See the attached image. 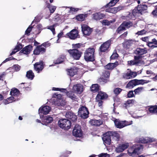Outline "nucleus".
Segmentation results:
<instances>
[{"label": "nucleus", "mask_w": 157, "mask_h": 157, "mask_svg": "<svg viewBox=\"0 0 157 157\" xmlns=\"http://www.w3.org/2000/svg\"><path fill=\"white\" fill-rule=\"evenodd\" d=\"M142 148L143 147L141 145L134 144L128 149V153L129 155L135 156L136 155L140 153Z\"/></svg>", "instance_id": "nucleus-1"}, {"label": "nucleus", "mask_w": 157, "mask_h": 157, "mask_svg": "<svg viewBox=\"0 0 157 157\" xmlns=\"http://www.w3.org/2000/svg\"><path fill=\"white\" fill-rule=\"evenodd\" d=\"M94 49L90 48L87 49L84 52V58L87 61H93L94 60Z\"/></svg>", "instance_id": "nucleus-2"}, {"label": "nucleus", "mask_w": 157, "mask_h": 157, "mask_svg": "<svg viewBox=\"0 0 157 157\" xmlns=\"http://www.w3.org/2000/svg\"><path fill=\"white\" fill-rule=\"evenodd\" d=\"M149 82V81H148L143 79L138 80L137 79H134L130 81L127 84L126 87L127 88L131 89L136 85L140 84L143 85L144 83H147Z\"/></svg>", "instance_id": "nucleus-3"}, {"label": "nucleus", "mask_w": 157, "mask_h": 157, "mask_svg": "<svg viewBox=\"0 0 157 157\" xmlns=\"http://www.w3.org/2000/svg\"><path fill=\"white\" fill-rule=\"evenodd\" d=\"M59 126L64 130H68L71 127V121L67 119H63L60 120L58 122Z\"/></svg>", "instance_id": "nucleus-4"}, {"label": "nucleus", "mask_w": 157, "mask_h": 157, "mask_svg": "<svg viewBox=\"0 0 157 157\" xmlns=\"http://www.w3.org/2000/svg\"><path fill=\"white\" fill-rule=\"evenodd\" d=\"M114 122L115 126L117 128H121L125 126L132 124V121H131L130 122H128L125 121H120L118 119H116L114 121Z\"/></svg>", "instance_id": "nucleus-5"}, {"label": "nucleus", "mask_w": 157, "mask_h": 157, "mask_svg": "<svg viewBox=\"0 0 157 157\" xmlns=\"http://www.w3.org/2000/svg\"><path fill=\"white\" fill-rule=\"evenodd\" d=\"M71 57L74 59L78 60L81 56L82 52L76 49L69 50L68 51Z\"/></svg>", "instance_id": "nucleus-6"}, {"label": "nucleus", "mask_w": 157, "mask_h": 157, "mask_svg": "<svg viewBox=\"0 0 157 157\" xmlns=\"http://www.w3.org/2000/svg\"><path fill=\"white\" fill-rule=\"evenodd\" d=\"M78 112V115L82 118H86L88 117L89 111L86 107L84 106L79 108Z\"/></svg>", "instance_id": "nucleus-7"}, {"label": "nucleus", "mask_w": 157, "mask_h": 157, "mask_svg": "<svg viewBox=\"0 0 157 157\" xmlns=\"http://www.w3.org/2000/svg\"><path fill=\"white\" fill-rule=\"evenodd\" d=\"M109 8L105 10V12L115 14L118 12L124 10L125 8V6L120 5L117 7Z\"/></svg>", "instance_id": "nucleus-8"}, {"label": "nucleus", "mask_w": 157, "mask_h": 157, "mask_svg": "<svg viewBox=\"0 0 157 157\" xmlns=\"http://www.w3.org/2000/svg\"><path fill=\"white\" fill-rule=\"evenodd\" d=\"M72 133L73 135L75 137H81L82 132L80 126L78 124H76L73 129Z\"/></svg>", "instance_id": "nucleus-9"}, {"label": "nucleus", "mask_w": 157, "mask_h": 157, "mask_svg": "<svg viewBox=\"0 0 157 157\" xmlns=\"http://www.w3.org/2000/svg\"><path fill=\"white\" fill-rule=\"evenodd\" d=\"M156 139L154 138H151L148 137H140L136 139V141L139 143H147L155 141Z\"/></svg>", "instance_id": "nucleus-10"}, {"label": "nucleus", "mask_w": 157, "mask_h": 157, "mask_svg": "<svg viewBox=\"0 0 157 157\" xmlns=\"http://www.w3.org/2000/svg\"><path fill=\"white\" fill-rule=\"evenodd\" d=\"M129 146L128 143H126L118 144L116 148L115 151L117 153L123 152Z\"/></svg>", "instance_id": "nucleus-11"}, {"label": "nucleus", "mask_w": 157, "mask_h": 157, "mask_svg": "<svg viewBox=\"0 0 157 157\" xmlns=\"http://www.w3.org/2000/svg\"><path fill=\"white\" fill-rule=\"evenodd\" d=\"M81 28L82 33L85 35L89 36L92 32V29L86 25H82Z\"/></svg>", "instance_id": "nucleus-12"}, {"label": "nucleus", "mask_w": 157, "mask_h": 157, "mask_svg": "<svg viewBox=\"0 0 157 157\" xmlns=\"http://www.w3.org/2000/svg\"><path fill=\"white\" fill-rule=\"evenodd\" d=\"M104 143L106 144L109 145L111 144L112 138L109 132L105 133L102 138Z\"/></svg>", "instance_id": "nucleus-13"}, {"label": "nucleus", "mask_w": 157, "mask_h": 157, "mask_svg": "<svg viewBox=\"0 0 157 157\" xmlns=\"http://www.w3.org/2000/svg\"><path fill=\"white\" fill-rule=\"evenodd\" d=\"M111 41L109 40L103 44L100 47L101 52H105L109 48L111 44Z\"/></svg>", "instance_id": "nucleus-14"}, {"label": "nucleus", "mask_w": 157, "mask_h": 157, "mask_svg": "<svg viewBox=\"0 0 157 157\" xmlns=\"http://www.w3.org/2000/svg\"><path fill=\"white\" fill-rule=\"evenodd\" d=\"M51 108L48 106L46 105L40 107L39 109V113H42L44 114H47L51 110Z\"/></svg>", "instance_id": "nucleus-15"}, {"label": "nucleus", "mask_w": 157, "mask_h": 157, "mask_svg": "<svg viewBox=\"0 0 157 157\" xmlns=\"http://www.w3.org/2000/svg\"><path fill=\"white\" fill-rule=\"evenodd\" d=\"M66 35L70 39L74 40L78 36V33L77 30L73 29L67 33Z\"/></svg>", "instance_id": "nucleus-16"}, {"label": "nucleus", "mask_w": 157, "mask_h": 157, "mask_svg": "<svg viewBox=\"0 0 157 157\" xmlns=\"http://www.w3.org/2000/svg\"><path fill=\"white\" fill-rule=\"evenodd\" d=\"M73 90L75 92L81 94L83 91V86L80 84H76L73 86Z\"/></svg>", "instance_id": "nucleus-17"}, {"label": "nucleus", "mask_w": 157, "mask_h": 157, "mask_svg": "<svg viewBox=\"0 0 157 157\" xmlns=\"http://www.w3.org/2000/svg\"><path fill=\"white\" fill-rule=\"evenodd\" d=\"M35 70L38 73L41 71L44 68L43 63L42 61L36 63L34 65Z\"/></svg>", "instance_id": "nucleus-18"}, {"label": "nucleus", "mask_w": 157, "mask_h": 157, "mask_svg": "<svg viewBox=\"0 0 157 157\" xmlns=\"http://www.w3.org/2000/svg\"><path fill=\"white\" fill-rule=\"evenodd\" d=\"M147 52V50L146 48H137L134 51L135 54L138 55L140 57V56L145 54Z\"/></svg>", "instance_id": "nucleus-19"}, {"label": "nucleus", "mask_w": 157, "mask_h": 157, "mask_svg": "<svg viewBox=\"0 0 157 157\" xmlns=\"http://www.w3.org/2000/svg\"><path fill=\"white\" fill-rule=\"evenodd\" d=\"M33 49V47L31 45H29L25 47L20 51V53L27 55L29 54Z\"/></svg>", "instance_id": "nucleus-20"}, {"label": "nucleus", "mask_w": 157, "mask_h": 157, "mask_svg": "<svg viewBox=\"0 0 157 157\" xmlns=\"http://www.w3.org/2000/svg\"><path fill=\"white\" fill-rule=\"evenodd\" d=\"M52 117L48 115L44 117L42 119V124L46 125L47 124L51 123L53 121Z\"/></svg>", "instance_id": "nucleus-21"}, {"label": "nucleus", "mask_w": 157, "mask_h": 157, "mask_svg": "<svg viewBox=\"0 0 157 157\" xmlns=\"http://www.w3.org/2000/svg\"><path fill=\"white\" fill-rule=\"evenodd\" d=\"M65 117L66 118L71 120L73 121H76L77 116L71 112H68L66 113Z\"/></svg>", "instance_id": "nucleus-22"}, {"label": "nucleus", "mask_w": 157, "mask_h": 157, "mask_svg": "<svg viewBox=\"0 0 157 157\" xmlns=\"http://www.w3.org/2000/svg\"><path fill=\"white\" fill-rule=\"evenodd\" d=\"M45 51V49L44 48L42 47L41 46H37L36 48L34 50L33 53L35 55H38L40 53H43Z\"/></svg>", "instance_id": "nucleus-23"}, {"label": "nucleus", "mask_w": 157, "mask_h": 157, "mask_svg": "<svg viewBox=\"0 0 157 157\" xmlns=\"http://www.w3.org/2000/svg\"><path fill=\"white\" fill-rule=\"evenodd\" d=\"M107 97L108 95L105 93L100 91L98 92L96 100H102L106 98Z\"/></svg>", "instance_id": "nucleus-24"}, {"label": "nucleus", "mask_w": 157, "mask_h": 157, "mask_svg": "<svg viewBox=\"0 0 157 157\" xmlns=\"http://www.w3.org/2000/svg\"><path fill=\"white\" fill-rule=\"evenodd\" d=\"M137 9L138 12L142 14L146 12V10L147 9V6L145 5L139 6L137 7Z\"/></svg>", "instance_id": "nucleus-25"}, {"label": "nucleus", "mask_w": 157, "mask_h": 157, "mask_svg": "<svg viewBox=\"0 0 157 157\" xmlns=\"http://www.w3.org/2000/svg\"><path fill=\"white\" fill-rule=\"evenodd\" d=\"M140 58V56H135L133 60L128 61V64L130 65H133L138 64L139 62V59Z\"/></svg>", "instance_id": "nucleus-26"}, {"label": "nucleus", "mask_w": 157, "mask_h": 157, "mask_svg": "<svg viewBox=\"0 0 157 157\" xmlns=\"http://www.w3.org/2000/svg\"><path fill=\"white\" fill-rule=\"evenodd\" d=\"M109 132L112 138V140L116 141L119 140L120 136L118 133L116 132L109 131Z\"/></svg>", "instance_id": "nucleus-27"}, {"label": "nucleus", "mask_w": 157, "mask_h": 157, "mask_svg": "<svg viewBox=\"0 0 157 157\" xmlns=\"http://www.w3.org/2000/svg\"><path fill=\"white\" fill-rule=\"evenodd\" d=\"M118 65V63L117 62L114 63H109L105 66V68L106 69L112 70L114 67H116Z\"/></svg>", "instance_id": "nucleus-28"}, {"label": "nucleus", "mask_w": 157, "mask_h": 157, "mask_svg": "<svg viewBox=\"0 0 157 157\" xmlns=\"http://www.w3.org/2000/svg\"><path fill=\"white\" fill-rule=\"evenodd\" d=\"M90 124L94 126H99L102 124L103 122L100 120H92L90 121Z\"/></svg>", "instance_id": "nucleus-29"}, {"label": "nucleus", "mask_w": 157, "mask_h": 157, "mask_svg": "<svg viewBox=\"0 0 157 157\" xmlns=\"http://www.w3.org/2000/svg\"><path fill=\"white\" fill-rule=\"evenodd\" d=\"M120 0H111L108 3L106 4L104 7L105 8H110L115 6L117 3Z\"/></svg>", "instance_id": "nucleus-30"}, {"label": "nucleus", "mask_w": 157, "mask_h": 157, "mask_svg": "<svg viewBox=\"0 0 157 157\" xmlns=\"http://www.w3.org/2000/svg\"><path fill=\"white\" fill-rule=\"evenodd\" d=\"M93 15V18L96 20L102 19L105 16L104 14L101 13H95Z\"/></svg>", "instance_id": "nucleus-31"}, {"label": "nucleus", "mask_w": 157, "mask_h": 157, "mask_svg": "<svg viewBox=\"0 0 157 157\" xmlns=\"http://www.w3.org/2000/svg\"><path fill=\"white\" fill-rule=\"evenodd\" d=\"M77 72V69L75 67L68 69L67 71V74L71 76H73Z\"/></svg>", "instance_id": "nucleus-32"}, {"label": "nucleus", "mask_w": 157, "mask_h": 157, "mask_svg": "<svg viewBox=\"0 0 157 157\" xmlns=\"http://www.w3.org/2000/svg\"><path fill=\"white\" fill-rule=\"evenodd\" d=\"M148 111L152 114L157 113V105L150 106L148 108Z\"/></svg>", "instance_id": "nucleus-33"}, {"label": "nucleus", "mask_w": 157, "mask_h": 157, "mask_svg": "<svg viewBox=\"0 0 157 157\" xmlns=\"http://www.w3.org/2000/svg\"><path fill=\"white\" fill-rule=\"evenodd\" d=\"M26 76L29 79L32 80L34 76V73L31 70H29L27 72Z\"/></svg>", "instance_id": "nucleus-34"}, {"label": "nucleus", "mask_w": 157, "mask_h": 157, "mask_svg": "<svg viewBox=\"0 0 157 157\" xmlns=\"http://www.w3.org/2000/svg\"><path fill=\"white\" fill-rule=\"evenodd\" d=\"M132 25V23L130 21H124L122 24V25L124 27L125 29V28H128L131 27Z\"/></svg>", "instance_id": "nucleus-35"}, {"label": "nucleus", "mask_w": 157, "mask_h": 157, "mask_svg": "<svg viewBox=\"0 0 157 157\" xmlns=\"http://www.w3.org/2000/svg\"><path fill=\"white\" fill-rule=\"evenodd\" d=\"M91 91L95 92L98 91L99 89L98 85L97 84H93L90 88Z\"/></svg>", "instance_id": "nucleus-36"}, {"label": "nucleus", "mask_w": 157, "mask_h": 157, "mask_svg": "<svg viewBox=\"0 0 157 157\" xmlns=\"http://www.w3.org/2000/svg\"><path fill=\"white\" fill-rule=\"evenodd\" d=\"M65 59V57L64 56H62L57 59L56 61H54L55 64H59L63 62Z\"/></svg>", "instance_id": "nucleus-37"}, {"label": "nucleus", "mask_w": 157, "mask_h": 157, "mask_svg": "<svg viewBox=\"0 0 157 157\" xmlns=\"http://www.w3.org/2000/svg\"><path fill=\"white\" fill-rule=\"evenodd\" d=\"M10 94L12 96H17L19 94V91L17 89H12L10 92Z\"/></svg>", "instance_id": "nucleus-38"}, {"label": "nucleus", "mask_w": 157, "mask_h": 157, "mask_svg": "<svg viewBox=\"0 0 157 157\" xmlns=\"http://www.w3.org/2000/svg\"><path fill=\"white\" fill-rule=\"evenodd\" d=\"M135 42L132 40H127L125 42V44L127 47H129L135 44Z\"/></svg>", "instance_id": "nucleus-39"}, {"label": "nucleus", "mask_w": 157, "mask_h": 157, "mask_svg": "<svg viewBox=\"0 0 157 157\" xmlns=\"http://www.w3.org/2000/svg\"><path fill=\"white\" fill-rule=\"evenodd\" d=\"M67 93V95L68 97L71 99L73 100L76 98V96L75 95L74 93L72 91H70L67 92V90L66 91Z\"/></svg>", "instance_id": "nucleus-40"}, {"label": "nucleus", "mask_w": 157, "mask_h": 157, "mask_svg": "<svg viewBox=\"0 0 157 157\" xmlns=\"http://www.w3.org/2000/svg\"><path fill=\"white\" fill-rule=\"evenodd\" d=\"M87 14H80L77 16L76 19L78 21H82L84 20Z\"/></svg>", "instance_id": "nucleus-41"}, {"label": "nucleus", "mask_w": 157, "mask_h": 157, "mask_svg": "<svg viewBox=\"0 0 157 157\" xmlns=\"http://www.w3.org/2000/svg\"><path fill=\"white\" fill-rule=\"evenodd\" d=\"M47 7L49 8L51 13H53L56 9V7L55 6H52L48 4L47 5Z\"/></svg>", "instance_id": "nucleus-42"}, {"label": "nucleus", "mask_w": 157, "mask_h": 157, "mask_svg": "<svg viewBox=\"0 0 157 157\" xmlns=\"http://www.w3.org/2000/svg\"><path fill=\"white\" fill-rule=\"evenodd\" d=\"M134 102L135 100L133 99L129 100L127 101L124 104L125 105V107L126 108H127L129 107L128 105H132L134 103Z\"/></svg>", "instance_id": "nucleus-43"}, {"label": "nucleus", "mask_w": 157, "mask_h": 157, "mask_svg": "<svg viewBox=\"0 0 157 157\" xmlns=\"http://www.w3.org/2000/svg\"><path fill=\"white\" fill-rule=\"evenodd\" d=\"M144 87H138L134 90L135 94H138L142 91Z\"/></svg>", "instance_id": "nucleus-44"}, {"label": "nucleus", "mask_w": 157, "mask_h": 157, "mask_svg": "<svg viewBox=\"0 0 157 157\" xmlns=\"http://www.w3.org/2000/svg\"><path fill=\"white\" fill-rule=\"evenodd\" d=\"M128 71L129 75H130V78L135 77L137 75V73L136 72L132 71L129 69L128 70Z\"/></svg>", "instance_id": "nucleus-45"}, {"label": "nucleus", "mask_w": 157, "mask_h": 157, "mask_svg": "<svg viewBox=\"0 0 157 157\" xmlns=\"http://www.w3.org/2000/svg\"><path fill=\"white\" fill-rule=\"evenodd\" d=\"M123 77L124 78L126 79H131L128 71L127 72L124 73L123 75Z\"/></svg>", "instance_id": "nucleus-46"}, {"label": "nucleus", "mask_w": 157, "mask_h": 157, "mask_svg": "<svg viewBox=\"0 0 157 157\" xmlns=\"http://www.w3.org/2000/svg\"><path fill=\"white\" fill-rule=\"evenodd\" d=\"M55 26V25H53L48 26L47 27L48 29L52 31L53 35H55V29L54 28Z\"/></svg>", "instance_id": "nucleus-47"}, {"label": "nucleus", "mask_w": 157, "mask_h": 157, "mask_svg": "<svg viewBox=\"0 0 157 157\" xmlns=\"http://www.w3.org/2000/svg\"><path fill=\"white\" fill-rule=\"evenodd\" d=\"M124 27L123 26V25H122V24L119 26V27L117 29V33H120V32L121 31L125 30Z\"/></svg>", "instance_id": "nucleus-48"}, {"label": "nucleus", "mask_w": 157, "mask_h": 157, "mask_svg": "<svg viewBox=\"0 0 157 157\" xmlns=\"http://www.w3.org/2000/svg\"><path fill=\"white\" fill-rule=\"evenodd\" d=\"M152 15L155 17H157V6H155V9L151 13Z\"/></svg>", "instance_id": "nucleus-49"}, {"label": "nucleus", "mask_w": 157, "mask_h": 157, "mask_svg": "<svg viewBox=\"0 0 157 157\" xmlns=\"http://www.w3.org/2000/svg\"><path fill=\"white\" fill-rule=\"evenodd\" d=\"M52 90H53L60 91L61 92H64L66 93V90L65 89H59L58 88L53 87Z\"/></svg>", "instance_id": "nucleus-50"}, {"label": "nucleus", "mask_w": 157, "mask_h": 157, "mask_svg": "<svg viewBox=\"0 0 157 157\" xmlns=\"http://www.w3.org/2000/svg\"><path fill=\"white\" fill-rule=\"evenodd\" d=\"M110 73L108 71H105L103 73V76L105 78H109V77Z\"/></svg>", "instance_id": "nucleus-51"}, {"label": "nucleus", "mask_w": 157, "mask_h": 157, "mask_svg": "<svg viewBox=\"0 0 157 157\" xmlns=\"http://www.w3.org/2000/svg\"><path fill=\"white\" fill-rule=\"evenodd\" d=\"M122 89L119 88H117L114 90V92L115 94L117 95L119 94L121 91Z\"/></svg>", "instance_id": "nucleus-52"}, {"label": "nucleus", "mask_w": 157, "mask_h": 157, "mask_svg": "<svg viewBox=\"0 0 157 157\" xmlns=\"http://www.w3.org/2000/svg\"><path fill=\"white\" fill-rule=\"evenodd\" d=\"M128 98H130L132 97H135V95L133 94V92L132 91H129L127 95Z\"/></svg>", "instance_id": "nucleus-53"}, {"label": "nucleus", "mask_w": 157, "mask_h": 157, "mask_svg": "<svg viewBox=\"0 0 157 157\" xmlns=\"http://www.w3.org/2000/svg\"><path fill=\"white\" fill-rule=\"evenodd\" d=\"M146 31L144 29L141 30V31H138L137 33H136V34L138 35H142L146 33Z\"/></svg>", "instance_id": "nucleus-54"}, {"label": "nucleus", "mask_w": 157, "mask_h": 157, "mask_svg": "<svg viewBox=\"0 0 157 157\" xmlns=\"http://www.w3.org/2000/svg\"><path fill=\"white\" fill-rule=\"evenodd\" d=\"M96 31L98 33L100 34L103 31L102 27H98V29H96Z\"/></svg>", "instance_id": "nucleus-55"}, {"label": "nucleus", "mask_w": 157, "mask_h": 157, "mask_svg": "<svg viewBox=\"0 0 157 157\" xmlns=\"http://www.w3.org/2000/svg\"><path fill=\"white\" fill-rule=\"evenodd\" d=\"M98 157H109V155L107 153H102L98 155Z\"/></svg>", "instance_id": "nucleus-56"}, {"label": "nucleus", "mask_w": 157, "mask_h": 157, "mask_svg": "<svg viewBox=\"0 0 157 157\" xmlns=\"http://www.w3.org/2000/svg\"><path fill=\"white\" fill-rule=\"evenodd\" d=\"M32 28V26H29L26 30L25 32V34L28 35L31 31Z\"/></svg>", "instance_id": "nucleus-57"}, {"label": "nucleus", "mask_w": 157, "mask_h": 157, "mask_svg": "<svg viewBox=\"0 0 157 157\" xmlns=\"http://www.w3.org/2000/svg\"><path fill=\"white\" fill-rule=\"evenodd\" d=\"M118 56V55L117 53H113L111 56L110 58L111 59H115Z\"/></svg>", "instance_id": "nucleus-58"}, {"label": "nucleus", "mask_w": 157, "mask_h": 157, "mask_svg": "<svg viewBox=\"0 0 157 157\" xmlns=\"http://www.w3.org/2000/svg\"><path fill=\"white\" fill-rule=\"evenodd\" d=\"M147 45L149 47L152 48H155V45H154V44L152 42H148Z\"/></svg>", "instance_id": "nucleus-59"}, {"label": "nucleus", "mask_w": 157, "mask_h": 157, "mask_svg": "<svg viewBox=\"0 0 157 157\" xmlns=\"http://www.w3.org/2000/svg\"><path fill=\"white\" fill-rule=\"evenodd\" d=\"M20 66L18 65H15L13 66V68L16 71H19L20 69Z\"/></svg>", "instance_id": "nucleus-60"}, {"label": "nucleus", "mask_w": 157, "mask_h": 157, "mask_svg": "<svg viewBox=\"0 0 157 157\" xmlns=\"http://www.w3.org/2000/svg\"><path fill=\"white\" fill-rule=\"evenodd\" d=\"M102 24L104 25H109V22L107 20H103L102 21Z\"/></svg>", "instance_id": "nucleus-61"}, {"label": "nucleus", "mask_w": 157, "mask_h": 157, "mask_svg": "<svg viewBox=\"0 0 157 157\" xmlns=\"http://www.w3.org/2000/svg\"><path fill=\"white\" fill-rule=\"evenodd\" d=\"M82 45V44L78 43L72 44L73 47L74 48H79Z\"/></svg>", "instance_id": "nucleus-62"}, {"label": "nucleus", "mask_w": 157, "mask_h": 157, "mask_svg": "<svg viewBox=\"0 0 157 157\" xmlns=\"http://www.w3.org/2000/svg\"><path fill=\"white\" fill-rule=\"evenodd\" d=\"M78 10V9L77 8L70 7V12L72 13L74 12L77 11Z\"/></svg>", "instance_id": "nucleus-63"}, {"label": "nucleus", "mask_w": 157, "mask_h": 157, "mask_svg": "<svg viewBox=\"0 0 157 157\" xmlns=\"http://www.w3.org/2000/svg\"><path fill=\"white\" fill-rule=\"evenodd\" d=\"M10 98H8L6 100H4V101H3L4 103L6 105L10 103H11L12 101H9V99Z\"/></svg>", "instance_id": "nucleus-64"}]
</instances>
